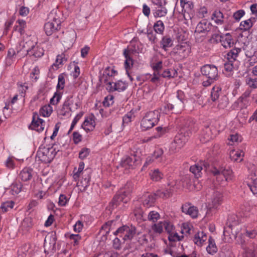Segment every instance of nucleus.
Returning <instances> with one entry per match:
<instances>
[{"instance_id": "f257e3e1", "label": "nucleus", "mask_w": 257, "mask_h": 257, "mask_svg": "<svg viewBox=\"0 0 257 257\" xmlns=\"http://www.w3.org/2000/svg\"><path fill=\"white\" fill-rule=\"evenodd\" d=\"M202 75L205 76L207 80L202 82L203 86L207 87L216 80L218 77L217 68L213 65L206 64L201 68Z\"/></svg>"}, {"instance_id": "f03ea898", "label": "nucleus", "mask_w": 257, "mask_h": 257, "mask_svg": "<svg viewBox=\"0 0 257 257\" xmlns=\"http://www.w3.org/2000/svg\"><path fill=\"white\" fill-rule=\"evenodd\" d=\"M211 171L216 176V180L222 184L231 180L233 177V172L228 167L219 166L218 168L214 167Z\"/></svg>"}, {"instance_id": "7ed1b4c3", "label": "nucleus", "mask_w": 257, "mask_h": 257, "mask_svg": "<svg viewBox=\"0 0 257 257\" xmlns=\"http://www.w3.org/2000/svg\"><path fill=\"white\" fill-rule=\"evenodd\" d=\"M59 150L54 146L40 148L37 152L36 158L41 162L47 164L51 163Z\"/></svg>"}, {"instance_id": "20e7f679", "label": "nucleus", "mask_w": 257, "mask_h": 257, "mask_svg": "<svg viewBox=\"0 0 257 257\" xmlns=\"http://www.w3.org/2000/svg\"><path fill=\"white\" fill-rule=\"evenodd\" d=\"M130 195L129 190L120 191L119 193L114 196L107 208L111 211L117 207L121 208L123 205L130 200Z\"/></svg>"}, {"instance_id": "39448f33", "label": "nucleus", "mask_w": 257, "mask_h": 257, "mask_svg": "<svg viewBox=\"0 0 257 257\" xmlns=\"http://www.w3.org/2000/svg\"><path fill=\"white\" fill-rule=\"evenodd\" d=\"M191 51V47L187 42L181 43L177 45L171 51V55L178 60L187 58Z\"/></svg>"}, {"instance_id": "423d86ee", "label": "nucleus", "mask_w": 257, "mask_h": 257, "mask_svg": "<svg viewBox=\"0 0 257 257\" xmlns=\"http://www.w3.org/2000/svg\"><path fill=\"white\" fill-rule=\"evenodd\" d=\"M49 21L44 25V30L47 36H51L53 33L60 29V20L56 17V12L52 11L48 17Z\"/></svg>"}, {"instance_id": "0eeeda50", "label": "nucleus", "mask_w": 257, "mask_h": 257, "mask_svg": "<svg viewBox=\"0 0 257 257\" xmlns=\"http://www.w3.org/2000/svg\"><path fill=\"white\" fill-rule=\"evenodd\" d=\"M159 113H147L141 121L142 130L146 131L156 125L159 120Z\"/></svg>"}, {"instance_id": "6e6552de", "label": "nucleus", "mask_w": 257, "mask_h": 257, "mask_svg": "<svg viewBox=\"0 0 257 257\" xmlns=\"http://www.w3.org/2000/svg\"><path fill=\"white\" fill-rule=\"evenodd\" d=\"M141 163L140 157L136 155L124 157L120 162V166L125 169H135Z\"/></svg>"}, {"instance_id": "1a4fd4ad", "label": "nucleus", "mask_w": 257, "mask_h": 257, "mask_svg": "<svg viewBox=\"0 0 257 257\" xmlns=\"http://www.w3.org/2000/svg\"><path fill=\"white\" fill-rule=\"evenodd\" d=\"M118 233L122 234V238L123 240H131L133 238L136 233V229L135 227L133 226L130 227L125 225L119 227L113 232V234L115 235Z\"/></svg>"}, {"instance_id": "9d476101", "label": "nucleus", "mask_w": 257, "mask_h": 257, "mask_svg": "<svg viewBox=\"0 0 257 257\" xmlns=\"http://www.w3.org/2000/svg\"><path fill=\"white\" fill-rule=\"evenodd\" d=\"M181 182L184 188L190 190H193V189L197 188L196 187L195 183L196 182H198V180L190 174H186L182 176Z\"/></svg>"}, {"instance_id": "9b49d317", "label": "nucleus", "mask_w": 257, "mask_h": 257, "mask_svg": "<svg viewBox=\"0 0 257 257\" xmlns=\"http://www.w3.org/2000/svg\"><path fill=\"white\" fill-rule=\"evenodd\" d=\"M45 126V121L40 118L38 113H34L33 116V119L31 124L29 125V128L35 130L38 132H41L44 131Z\"/></svg>"}, {"instance_id": "f8f14e48", "label": "nucleus", "mask_w": 257, "mask_h": 257, "mask_svg": "<svg viewBox=\"0 0 257 257\" xmlns=\"http://www.w3.org/2000/svg\"><path fill=\"white\" fill-rule=\"evenodd\" d=\"M213 131L215 130L213 127L209 126H206L203 128L201 132L200 136V140L202 143H206L215 137V135L214 134Z\"/></svg>"}, {"instance_id": "ddd939ff", "label": "nucleus", "mask_w": 257, "mask_h": 257, "mask_svg": "<svg viewBox=\"0 0 257 257\" xmlns=\"http://www.w3.org/2000/svg\"><path fill=\"white\" fill-rule=\"evenodd\" d=\"M43 49L37 45L36 42L32 41V44L30 46V49L27 50V53L25 55H29L30 56H33L35 58H40L44 55Z\"/></svg>"}, {"instance_id": "4468645a", "label": "nucleus", "mask_w": 257, "mask_h": 257, "mask_svg": "<svg viewBox=\"0 0 257 257\" xmlns=\"http://www.w3.org/2000/svg\"><path fill=\"white\" fill-rule=\"evenodd\" d=\"M78 107V103L73 101L72 97H68L63 104L61 111L63 112H72L76 111Z\"/></svg>"}, {"instance_id": "2eb2a0df", "label": "nucleus", "mask_w": 257, "mask_h": 257, "mask_svg": "<svg viewBox=\"0 0 257 257\" xmlns=\"http://www.w3.org/2000/svg\"><path fill=\"white\" fill-rule=\"evenodd\" d=\"M212 26L206 20H202L196 26L195 33L206 35L211 30Z\"/></svg>"}, {"instance_id": "dca6fc26", "label": "nucleus", "mask_w": 257, "mask_h": 257, "mask_svg": "<svg viewBox=\"0 0 257 257\" xmlns=\"http://www.w3.org/2000/svg\"><path fill=\"white\" fill-rule=\"evenodd\" d=\"M182 211L188 215H189L193 218H195L198 216V210L194 206H191L190 204L186 203L182 205Z\"/></svg>"}, {"instance_id": "f3484780", "label": "nucleus", "mask_w": 257, "mask_h": 257, "mask_svg": "<svg viewBox=\"0 0 257 257\" xmlns=\"http://www.w3.org/2000/svg\"><path fill=\"white\" fill-rule=\"evenodd\" d=\"M95 117L93 113L87 117L83 122L82 127L87 132L92 131L95 126Z\"/></svg>"}, {"instance_id": "a211bd4d", "label": "nucleus", "mask_w": 257, "mask_h": 257, "mask_svg": "<svg viewBox=\"0 0 257 257\" xmlns=\"http://www.w3.org/2000/svg\"><path fill=\"white\" fill-rule=\"evenodd\" d=\"M123 55L125 58V60L124 62V67L126 69V73L128 75V76L130 78V79L131 81H133L134 80L133 78L130 75L128 70L131 68L132 66L133 65V60L132 58L131 57V55L130 54V51L126 49H125L123 50Z\"/></svg>"}, {"instance_id": "6ab92c4d", "label": "nucleus", "mask_w": 257, "mask_h": 257, "mask_svg": "<svg viewBox=\"0 0 257 257\" xmlns=\"http://www.w3.org/2000/svg\"><path fill=\"white\" fill-rule=\"evenodd\" d=\"M143 205L147 208L153 206L155 202V195L149 193L144 194L141 198Z\"/></svg>"}, {"instance_id": "aec40b11", "label": "nucleus", "mask_w": 257, "mask_h": 257, "mask_svg": "<svg viewBox=\"0 0 257 257\" xmlns=\"http://www.w3.org/2000/svg\"><path fill=\"white\" fill-rule=\"evenodd\" d=\"M222 194L218 191L214 192L211 196V203L209 204L210 208H217L222 201Z\"/></svg>"}, {"instance_id": "412c9836", "label": "nucleus", "mask_w": 257, "mask_h": 257, "mask_svg": "<svg viewBox=\"0 0 257 257\" xmlns=\"http://www.w3.org/2000/svg\"><path fill=\"white\" fill-rule=\"evenodd\" d=\"M220 42L223 47L225 49L230 48L234 44V41L230 33L222 35V37H221Z\"/></svg>"}, {"instance_id": "4be33fe9", "label": "nucleus", "mask_w": 257, "mask_h": 257, "mask_svg": "<svg viewBox=\"0 0 257 257\" xmlns=\"http://www.w3.org/2000/svg\"><path fill=\"white\" fill-rule=\"evenodd\" d=\"M32 44V41L29 40L26 42L21 41L20 42L19 45L17 47L16 51L17 54H19L23 52L21 56H25V54L27 53V50L30 49V46Z\"/></svg>"}, {"instance_id": "5701e85b", "label": "nucleus", "mask_w": 257, "mask_h": 257, "mask_svg": "<svg viewBox=\"0 0 257 257\" xmlns=\"http://www.w3.org/2000/svg\"><path fill=\"white\" fill-rule=\"evenodd\" d=\"M33 170L30 168H25L20 172L19 177L23 181H28L32 178Z\"/></svg>"}, {"instance_id": "b1692460", "label": "nucleus", "mask_w": 257, "mask_h": 257, "mask_svg": "<svg viewBox=\"0 0 257 257\" xmlns=\"http://www.w3.org/2000/svg\"><path fill=\"white\" fill-rule=\"evenodd\" d=\"M188 139L189 135L188 133L187 135H186L181 132L175 136L174 141L182 148L188 141Z\"/></svg>"}, {"instance_id": "393cba45", "label": "nucleus", "mask_w": 257, "mask_h": 257, "mask_svg": "<svg viewBox=\"0 0 257 257\" xmlns=\"http://www.w3.org/2000/svg\"><path fill=\"white\" fill-rule=\"evenodd\" d=\"M230 159L233 162H240L243 160V153L240 150H231L229 153Z\"/></svg>"}, {"instance_id": "a878e982", "label": "nucleus", "mask_w": 257, "mask_h": 257, "mask_svg": "<svg viewBox=\"0 0 257 257\" xmlns=\"http://www.w3.org/2000/svg\"><path fill=\"white\" fill-rule=\"evenodd\" d=\"M160 45L161 48L166 51L168 50V48L172 47L173 41L170 36H165L162 38Z\"/></svg>"}, {"instance_id": "bb28decb", "label": "nucleus", "mask_w": 257, "mask_h": 257, "mask_svg": "<svg viewBox=\"0 0 257 257\" xmlns=\"http://www.w3.org/2000/svg\"><path fill=\"white\" fill-rule=\"evenodd\" d=\"M255 21V18H250L246 20L242 21L240 24V29L243 31L249 30L253 26Z\"/></svg>"}, {"instance_id": "cd10ccee", "label": "nucleus", "mask_w": 257, "mask_h": 257, "mask_svg": "<svg viewBox=\"0 0 257 257\" xmlns=\"http://www.w3.org/2000/svg\"><path fill=\"white\" fill-rule=\"evenodd\" d=\"M241 50L239 48L234 47L230 50L227 54V60L228 61L234 62L237 57H238V54L241 52Z\"/></svg>"}, {"instance_id": "c85d7f7f", "label": "nucleus", "mask_w": 257, "mask_h": 257, "mask_svg": "<svg viewBox=\"0 0 257 257\" xmlns=\"http://www.w3.org/2000/svg\"><path fill=\"white\" fill-rule=\"evenodd\" d=\"M251 184L248 185L251 191L257 197V171L251 175Z\"/></svg>"}, {"instance_id": "c756f323", "label": "nucleus", "mask_w": 257, "mask_h": 257, "mask_svg": "<svg viewBox=\"0 0 257 257\" xmlns=\"http://www.w3.org/2000/svg\"><path fill=\"white\" fill-rule=\"evenodd\" d=\"M167 10L164 6L157 7L153 9L152 13L155 18H161L166 16L167 14Z\"/></svg>"}, {"instance_id": "7c9ffc66", "label": "nucleus", "mask_w": 257, "mask_h": 257, "mask_svg": "<svg viewBox=\"0 0 257 257\" xmlns=\"http://www.w3.org/2000/svg\"><path fill=\"white\" fill-rule=\"evenodd\" d=\"M224 16L223 13L219 10L215 11L212 16V19L214 20L215 23L218 25L223 24Z\"/></svg>"}, {"instance_id": "2f4dec72", "label": "nucleus", "mask_w": 257, "mask_h": 257, "mask_svg": "<svg viewBox=\"0 0 257 257\" xmlns=\"http://www.w3.org/2000/svg\"><path fill=\"white\" fill-rule=\"evenodd\" d=\"M217 250L214 240L210 236L208 239V245L206 247L207 252L210 254H213L217 251Z\"/></svg>"}, {"instance_id": "473e14b6", "label": "nucleus", "mask_w": 257, "mask_h": 257, "mask_svg": "<svg viewBox=\"0 0 257 257\" xmlns=\"http://www.w3.org/2000/svg\"><path fill=\"white\" fill-rule=\"evenodd\" d=\"M228 221H229V219H228ZM237 224V221H233L232 223H229V221L227 222V226L225 227L224 230L223 232V236L224 237H228L229 236H230V233L231 232V231H233V230L234 229L235 226Z\"/></svg>"}, {"instance_id": "72a5a7b5", "label": "nucleus", "mask_w": 257, "mask_h": 257, "mask_svg": "<svg viewBox=\"0 0 257 257\" xmlns=\"http://www.w3.org/2000/svg\"><path fill=\"white\" fill-rule=\"evenodd\" d=\"M18 95L16 94L13 98H10L9 100H7L5 102V106L4 109L7 110L10 109L11 110H16L14 105L17 102L18 100Z\"/></svg>"}, {"instance_id": "f704fd0d", "label": "nucleus", "mask_w": 257, "mask_h": 257, "mask_svg": "<svg viewBox=\"0 0 257 257\" xmlns=\"http://www.w3.org/2000/svg\"><path fill=\"white\" fill-rule=\"evenodd\" d=\"M151 179L154 181H159L163 178V173L158 169H154L150 173Z\"/></svg>"}, {"instance_id": "c9c22d12", "label": "nucleus", "mask_w": 257, "mask_h": 257, "mask_svg": "<svg viewBox=\"0 0 257 257\" xmlns=\"http://www.w3.org/2000/svg\"><path fill=\"white\" fill-rule=\"evenodd\" d=\"M202 167L199 164H195L191 166L190 168V171L194 175V177L196 179L201 176Z\"/></svg>"}, {"instance_id": "e433bc0d", "label": "nucleus", "mask_w": 257, "mask_h": 257, "mask_svg": "<svg viewBox=\"0 0 257 257\" xmlns=\"http://www.w3.org/2000/svg\"><path fill=\"white\" fill-rule=\"evenodd\" d=\"M221 88L219 86H214L211 92V99L213 101H215L219 98L221 93Z\"/></svg>"}, {"instance_id": "4c0bfd02", "label": "nucleus", "mask_w": 257, "mask_h": 257, "mask_svg": "<svg viewBox=\"0 0 257 257\" xmlns=\"http://www.w3.org/2000/svg\"><path fill=\"white\" fill-rule=\"evenodd\" d=\"M188 37V34L187 32L183 30L179 31L176 34V39L179 42L185 43Z\"/></svg>"}, {"instance_id": "58836bf2", "label": "nucleus", "mask_w": 257, "mask_h": 257, "mask_svg": "<svg viewBox=\"0 0 257 257\" xmlns=\"http://www.w3.org/2000/svg\"><path fill=\"white\" fill-rule=\"evenodd\" d=\"M183 94V92L181 91H177V97L178 98V100L176 102V104L175 105V106L176 107H178L179 108H180V110H180V111H183L182 109H181L182 108H184V98L181 96V95Z\"/></svg>"}, {"instance_id": "ea45409f", "label": "nucleus", "mask_w": 257, "mask_h": 257, "mask_svg": "<svg viewBox=\"0 0 257 257\" xmlns=\"http://www.w3.org/2000/svg\"><path fill=\"white\" fill-rule=\"evenodd\" d=\"M84 163L82 162H80L79 164V167H78V169L77 170V171L75 172V171L76 170V168H75L73 171V172H74V174H73V179L75 180V181H77L80 175H81V173H82V172H83V169H84Z\"/></svg>"}, {"instance_id": "a19ab883", "label": "nucleus", "mask_w": 257, "mask_h": 257, "mask_svg": "<svg viewBox=\"0 0 257 257\" xmlns=\"http://www.w3.org/2000/svg\"><path fill=\"white\" fill-rule=\"evenodd\" d=\"M164 29V25L162 21H158L154 25V30L156 33L162 34Z\"/></svg>"}, {"instance_id": "79ce46f5", "label": "nucleus", "mask_w": 257, "mask_h": 257, "mask_svg": "<svg viewBox=\"0 0 257 257\" xmlns=\"http://www.w3.org/2000/svg\"><path fill=\"white\" fill-rule=\"evenodd\" d=\"M164 225V221H160L152 225L151 228L154 233L161 234L163 231Z\"/></svg>"}, {"instance_id": "37998d69", "label": "nucleus", "mask_w": 257, "mask_h": 257, "mask_svg": "<svg viewBox=\"0 0 257 257\" xmlns=\"http://www.w3.org/2000/svg\"><path fill=\"white\" fill-rule=\"evenodd\" d=\"M164 150L162 148H157L155 150L152 157L154 159L158 160L159 161H161L163 156Z\"/></svg>"}, {"instance_id": "c03bdc74", "label": "nucleus", "mask_w": 257, "mask_h": 257, "mask_svg": "<svg viewBox=\"0 0 257 257\" xmlns=\"http://www.w3.org/2000/svg\"><path fill=\"white\" fill-rule=\"evenodd\" d=\"M15 203L13 201H8L3 203L1 206V209L4 213L9 211V209H12L14 207Z\"/></svg>"}, {"instance_id": "a18cd8bd", "label": "nucleus", "mask_w": 257, "mask_h": 257, "mask_svg": "<svg viewBox=\"0 0 257 257\" xmlns=\"http://www.w3.org/2000/svg\"><path fill=\"white\" fill-rule=\"evenodd\" d=\"M156 130L157 133L154 136L155 138H159L169 132V128L167 127L158 126L156 128Z\"/></svg>"}, {"instance_id": "49530a36", "label": "nucleus", "mask_w": 257, "mask_h": 257, "mask_svg": "<svg viewBox=\"0 0 257 257\" xmlns=\"http://www.w3.org/2000/svg\"><path fill=\"white\" fill-rule=\"evenodd\" d=\"M115 221L114 220L108 221L103 224L101 228V231L103 230L105 231V234H108L110 229L112 228L113 225H114Z\"/></svg>"}, {"instance_id": "de8ad7c7", "label": "nucleus", "mask_w": 257, "mask_h": 257, "mask_svg": "<svg viewBox=\"0 0 257 257\" xmlns=\"http://www.w3.org/2000/svg\"><path fill=\"white\" fill-rule=\"evenodd\" d=\"M181 149V147H180L175 141H173L171 143L169 148V153L170 155L174 154L179 152V151Z\"/></svg>"}, {"instance_id": "09e8293b", "label": "nucleus", "mask_w": 257, "mask_h": 257, "mask_svg": "<svg viewBox=\"0 0 257 257\" xmlns=\"http://www.w3.org/2000/svg\"><path fill=\"white\" fill-rule=\"evenodd\" d=\"M160 215L159 213L156 211H150L148 215V219L153 222H156L160 219Z\"/></svg>"}, {"instance_id": "8fccbe9b", "label": "nucleus", "mask_w": 257, "mask_h": 257, "mask_svg": "<svg viewBox=\"0 0 257 257\" xmlns=\"http://www.w3.org/2000/svg\"><path fill=\"white\" fill-rule=\"evenodd\" d=\"M66 74L65 73H61L58 76V84L57 85V89H63L65 86V76Z\"/></svg>"}, {"instance_id": "3c124183", "label": "nucleus", "mask_w": 257, "mask_h": 257, "mask_svg": "<svg viewBox=\"0 0 257 257\" xmlns=\"http://www.w3.org/2000/svg\"><path fill=\"white\" fill-rule=\"evenodd\" d=\"M229 142L227 143L228 145H233L235 143H238L241 141V137L237 134L230 135L229 138L228 139Z\"/></svg>"}, {"instance_id": "603ef678", "label": "nucleus", "mask_w": 257, "mask_h": 257, "mask_svg": "<svg viewBox=\"0 0 257 257\" xmlns=\"http://www.w3.org/2000/svg\"><path fill=\"white\" fill-rule=\"evenodd\" d=\"M62 98V93L56 91L55 92L52 98H51L50 102L51 104L55 105L57 104L60 100Z\"/></svg>"}, {"instance_id": "864d4df0", "label": "nucleus", "mask_w": 257, "mask_h": 257, "mask_svg": "<svg viewBox=\"0 0 257 257\" xmlns=\"http://www.w3.org/2000/svg\"><path fill=\"white\" fill-rule=\"evenodd\" d=\"M114 84L116 91L119 92L124 90L127 87V84L121 80H118L117 82L114 83Z\"/></svg>"}, {"instance_id": "5fc2aeb1", "label": "nucleus", "mask_w": 257, "mask_h": 257, "mask_svg": "<svg viewBox=\"0 0 257 257\" xmlns=\"http://www.w3.org/2000/svg\"><path fill=\"white\" fill-rule=\"evenodd\" d=\"M67 58H66V56L64 54L62 53L60 55H58L57 57L55 63L53 64L52 66H57L60 64H62L64 62H66Z\"/></svg>"}, {"instance_id": "6e6d98bb", "label": "nucleus", "mask_w": 257, "mask_h": 257, "mask_svg": "<svg viewBox=\"0 0 257 257\" xmlns=\"http://www.w3.org/2000/svg\"><path fill=\"white\" fill-rule=\"evenodd\" d=\"M77 185L80 187L79 189L81 191H84L87 187L89 185V182L86 181V179H82L79 182H77Z\"/></svg>"}, {"instance_id": "4d7b16f0", "label": "nucleus", "mask_w": 257, "mask_h": 257, "mask_svg": "<svg viewBox=\"0 0 257 257\" xmlns=\"http://www.w3.org/2000/svg\"><path fill=\"white\" fill-rule=\"evenodd\" d=\"M22 187L23 185L21 183L13 184L11 185V189L12 191H13V194H18L22 190Z\"/></svg>"}, {"instance_id": "13d9d810", "label": "nucleus", "mask_w": 257, "mask_h": 257, "mask_svg": "<svg viewBox=\"0 0 257 257\" xmlns=\"http://www.w3.org/2000/svg\"><path fill=\"white\" fill-rule=\"evenodd\" d=\"M164 227L169 235H170L171 233H172V232L174 231L175 227L172 223L165 221H164Z\"/></svg>"}, {"instance_id": "bf43d9fd", "label": "nucleus", "mask_w": 257, "mask_h": 257, "mask_svg": "<svg viewBox=\"0 0 257 257\" xmlns=\"http://www.w3.org/2000/svg\"><path fill=\"white\" fill-rule=\"evenodd\" d=\"M155 32H154L152 30H148L147 31V37L149 41H150L153 44H155L157 42V37Z\"/></svg>"}, {"instance_id": "052dcab7", "label": "nucleus", "mask_w": 257, "mask_h": 257, "mask_svg": "<svg viewBox=\"0 0 257 257\" xmlns=\"http://www.w3.org/2000/svg\"><path fill=\"white\" fill-rule=\"evenodd\" d=\"M82 179L90 182L91 179V170L89 169H86L82 172Z\"/></svg>"}, {"instance_id": "680f3d73", "label": "nucleus", "mask_w": 257, "mask_h": 257, "mask_svg": "<svg viewBox=\"0 0 257 257\" xmlns=\"http://www.w3.org/2000/svg\"><path fill=\"white\" fill-rule=\"evenodd\" d=\"M90 150L88 148H83L79 153V158L81 160L85 159L89 154Z\"/></svg>"}, {"instance_id": "e2e57ef3", "label": "nucleus", "mask_w": 257, "mask_h": 257, "mask_svg": "<svg viewBox=\"0 0 257 257\" xmlns=\"http://www.w3.org/2000/svg\"><path fill=\"white\" fill-rule=\"evenodd\" d=\"M246 83L251 88H257V78H248L246 79Z\"/></svg>"}, {"instance_id": "0e129e2a", "label": "nucleus", "mask_w": 257, "mask_h": 257, "mask_svg": "<svg viewBox=\"0 0 257 257\" xmlns=\"http://www.w3.org/2000/svg\"><path fill=\"white\" fill-rule=\"evenodd\" d=\"M244 14L245 12L244 10H240L237 11L233 14V17L235 20L238 21L244 16Z\"/></svg>"}, {"instance_id": "69168bd1", "label": "nucleus", "mask_w": 257, "mask_h": 257, "mask_svg": "<svg viewBox=\"0 0 257 257\" xmlns=\"http://www.w3.org/2000/svg\"><path fill=\"white\" fill-rule=\"evenodd\" d=\"M203 235V232H197L194 235L193 241L195 244L197 245H201V237H200V235Z\"/></svg>"}, {"instance_id": "338daca9", "label": "nucleus", "mask_w": 257, "mask_h": 257, "mask_svg": "<svg viewBox=\"0 0 257 257\" xmlns=\"http://www.w3.org/2000/svg\"><path fill=\"white\" fill-rule=\"evenodd\" d=\"M73 140L74 143L77 144L81 141L82 136L78 132H74L73 133Z\"/></svg>"}, {"instance_id": "774afa93", "label": "nucleus", "mask_w": 257, "mask_h": 257, "mask_svg": "<svg viewBox=\"0 0 257 257\" xmlns=\"http://www.w3.org/2000/svg\"><path fill=\"white\" fill-rule=\"evenodd\" d=\"M163 65H162V61H159L156 63H154L152 65V68L154 71V72H159L160 70H161L162 69Z\"/></svg>"}]
</instances>
